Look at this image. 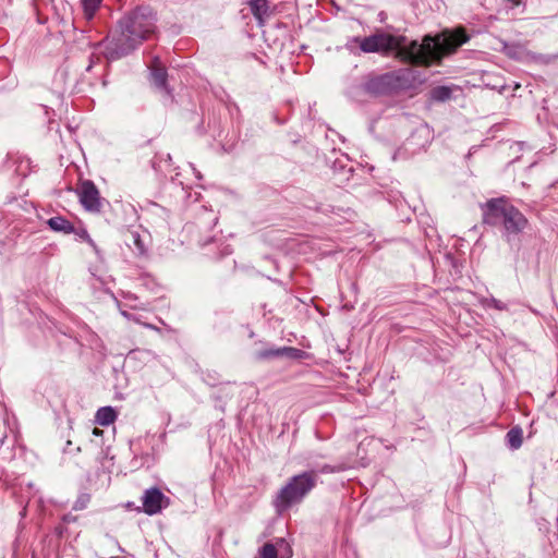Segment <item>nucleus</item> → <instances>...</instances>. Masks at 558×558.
I'll use <instances>...</instances> for the list:
<instances>
[{
	"label": "nucleus",
	"mask_w": 558,
	"mask_h": 558,
	"mask_svg": "<svg viewBox=\"0 0 558 558\" xmlns=\"http://www.w3.org/2000/svg\"><path fill=\"white\" fill-rule=\"evenodd\" d=\"M480 304L484 307V308H495L497 311H508V305L494 298V296H485V298H482L480 300Z\"/></svg>",
	"instance_id": "nucleus-17"
},
{
	"label": "nucleus",
	"mask_w": 558,
	"mask_h": 558,
	"mask_svg": "<svg viewBox=\"0 0 558 558\" xmlns=\"http://www.w3.org/2000/svg\"><path fill=\"white\" fill-rule=\"evenodd\" d=\"M527 58H529V60H531L535 63H538V64H549L557 59L556 56L535 53V52H529Z\"/></svg>",
	"instance_id": "nucleus-18"
},
{
	"label": "nucleus",
	"mask_w": 558,
	"mask_h": 558,
	"mask_svg": "<svg viewBox=\"0 0 558 558\" xmlns=\"http://www.w3.org/2000/svg\"><path fill=\"white\" fill-rule=\"evenodd\" d=\"M469 39L463 29H457L444 32L435 38L426 35L422 43L412 40L407 44L405 36L377 31L366 37H353L350 41L357 44L364 53L389 56L396 51L399 58L410 64L429 66L434 62H440L444 56L456 52Z\"/></svg>",
	"instance_id": "nucleus-1"
},
{
	"label": "nucleus",
	"mask_w": 558,
	"mask_h": 558,
	"mask_svg": "<svg viewBox=\"0 0 558 558\" xmlns=\"http://www.w3.org/2000/svg\"><path fill=\"white\" fill-rule=\"evenodd\" d=\"M120 313L126 319L134 320V316L131 313H129L128 311L121 310Z\"/></svg>",
	"instance_id": "nucleus-24"
},
{
	"label": "nucleus",
	"mask_w": 558,
	"mask_h": 558,
	"mask_svg": "<svg viewBox=\"0 0 558 558\" xmlns=\"http://www.w3.org/2000/svg\"><path fill=\"white\" fill-rule=\"evenodd\" d=\"M47 225L54 232L71 234L75 231L73 223L63 216H54L47 220Z\"/></svg>",
	"instance_id": "nucleus-12"
},
{
	"label": "nucleus",
	"mask_w": 558,
	"mask_h": 558,
	"mask_svg": "<svg viewBox=\"0 0 558 558\" xmlns=\"http://www.w3.org/2000/svg\"><path fill=\"white\" fill-rule=\"evenodd\" d=\"M283 347L282 348H267L264 350H259L256 352L255 357L258 361H267L274 360L277 357H282Z\"/></svg>",
	"instance_id": "nucleus-16"
},
{
	"label": "nucleus",
	"mask_w": 558,
	"mask_h": 558,
	"mask_svg": "<svg viewBox=\"0 0 558 558\" xmlns=\"http://www.w3.org/2000/svg\"><path fill=\"white\" fill-rule=\"evenodd\" d=\"M258 554L260 558H291L293 549L283 537H278L275 543H265Z\"/></svg>",
	"instance_id": "nucleus-9"
},
{
	"label": "nucleus",
	"mask_w": 558,
	"mask_h": 558,
	"mask_svg": "<svg viewBox=\"0 0 558 558\" xmlns=\"http://www.w3.org/2000/svg\"><path fill=\"white\" fill-rule=\"evenodd\" d=\"M481 209L483 223L500 228L507 242L529 226L526 217L504 196L488 199Z\"/></svg>",
	"instance_id": "nucleus-3"
},
{
	"label": "nucleus",
	"mask_w": 558,
	"mask_h": 558,
	"mask_svg": "<svg viewBox=\"0 0 558 558\" xmlns=\"http://www.w3.org/2000/svg\"><path fill=\"white\" fill-rule=\"evenodd\" d=\"M117 418V412L112 407H101L97 410L95 421L101 426L112 424Z\"/></svg>",
	"instance_id": "nucleus-13"
},
{
	"label": "nucleus",
	"mask_w": 558,
	"mask_h": 558,
	"mask_svg": "<svg viewBox=\"0 0 558 558\" xmlns=\"http://www.w3.org/2000/svg\"><path fill=\"white\" fill-rule=\"evenodd\" d=\"M63 520H64L65 522H69V521H71V518H69V515H65V517L63 518Z\"/></svg>",
	"instance_id": "nucleus-28"
},
{
	"label": "nucleus",
	"mask_w": 558,
	"mask_h": 558,
	"mask_svg": "<svg viewBox=\"0 0 558 558\" xmlns=\"http://www.w3.org/2000/svg\"><path fill=\"white\" fill-rule=\"evenodd\" d=\"M507 444L511 449H519L523 442V432L519 426L512 427L506 435Z\"/></svg>",
	"instance_id": "nucleus-14"
},
{
	"label": "nucleus",
	"mask_w": 558,
	"mask_h": 558,
	"mask_svg": "<svg viewBox=\"0 0 558 558\" xmlns=\"http://www.w3.org/2000/svg\"><path fill=\"white\" fill-rule=\"evenodd\" d=\"M102 434H104V430H101V429H99L97 427H95L93 429V435H95V436H101Z\"/></svg>",
	"instance_id": "nucleus-25"
},
{
	"label": "nucleus",
	"mask_w": 558,
	"mask_h": 558,
	"mask_svg": "<svg viewBox=\"0 0 558 558\" xmlns=\"http://www.w3.org/2000/svg\"><path fill=\"white\" fill-rule=\"evenodd\" d=\"M171 161V156L170 154L167 155V159H166V162H170Z\"/></svg>",
	"instance_id": "nucleus-26"
},
{
	"label": "nucleus",
	"mask_w": 558,
	"mask_h": 558,
	"mask_svg": "<svg viewBox=\"0 0 558 558\" xmlns=\"http://www.w3.org/2000/svg\"><path fill=\"white\" fill-rule=\"evenodd\" d=\"M142 504L146 514L155 515L170 505V499L158 487H150L144 492Z\"/></svg>",
	"instance_id": "nucleus-7"
},
{
	"label": "nucleus",
	"mask_w": 558,
	"mask_h": 558,
	"mask_svg": "<svg viewBox=\"0 0 558 558\" xmlns=\"http://www.w3.org/2000/svg\"><path fill=\"white\" fill-rule=\"evenodd\" d=\"M305 355L306 352L301 349L293 347H283L282 357H287L289 360H302L305 357Z\"/></svg>",
	"instance_id": "nucleus-19"
},
{
	"label": "nucleus",
	"mask_w": 558,
	"mask_h": 558,
	"mask_svg": "<svg viewBox=\"0 0 558 558\" xmlns=\"http://www.w3.org/2000/svg\"><path fill=\"white\" fill-rule=\"evenodd\" d=\"M73 233H75L82 240L86 241L93 247H96V244L94 243L93 239L89 236V234H88L86 229H84V228L78 229V230L75 229V231Z\"/></svg>",
	"instance_id": "nucleus-23"
},
{
	"label": "nucleus",
	"mask_w": 558,
	"mask_h": 558,
	"mask_svg": "<svg viewBox=\"0 0 558 558\" xmlns=\"http://www.w3.org/2000/svg\"><path fill=\"white\" fill-rule=\"evenodd\" d=\"M157 13L148 5H138L125 13L117 23L111 37L99 45L104 46L105 57L112 61L129 56L144 41L157 33Z\"/></svg>",
	"instance_id": "nucleus-2"
},
{
	"label": "nucleus",
	"mask_w": 558,
	"mask_h": 558,
	"mask_svg": "<svg viewBox=\"0 0 558 558\" xmlns=\"http://www.w3.org/2000/svg\"><path fill=\"white\" fill-rule=\"evenodd\" d=\"M452 90L448 86H437L430 90V98L434 101L444 102L451 98Z\"/></svg>",
	"instance_id": "nucleus-15"
},
{
	"label": "nucleus",
	"mask_w": 558,
	"mask_h": 558,
	"mask_svg": "<svg viewBox=\"0 0 558 558\" xmlns=\"http://www.w3.org/2000/svg\"><path fill=\"white\" fill-rule=\"evenodd\" d=\"M417 83V73L410 68H402L380 75H368L361 84V88L369 96L380 97L412 89Z\"/></svg>",
	"instance_id": "nucleus-4"
},
{
	"label": "nucleus",
	"mask_w": 558,
	"mask_h": 558,
	"mask_svg": "<svg viewBox=\"0 0 558 558\" xmlns=\"http://www.w3.org/2000/svg\"><path fill=\"white\" fill-rule=\"evenodd\" d=\"M149 80L160 94L169 99H172V88H170L168 85L167 69L159 64V59L157 57L154 59V63L150 66Z\"/></svg>",
	"instance_id": "nucleus-8"
},
{
	"label": "nucleus",
	"mask_w": 558,
	"mask_h": 558,
	"mask_svg": "<svg viewBox=\"0 0 558 558\" xmlns=\"http://www.w3.org/2000/svg\"><path fill=\"white\" fill-rule=\"evenodd\" d=\"M247 7L259 25L264 23L265 17L270 15L269 2L267 0H248Z\"/></svg>",
	"instance_id": "nucleus-10"
},
{
	"label": "nucleus",
	"mask_w": 558,
	"mask_h": 558,
	"mask_svg": "<svg viewBox=\"0 0 558 558\" xmlns=\"http://www.w3.org/2000/svg\"><path fill=\"white\" fill-rule=\"evenodd\" d=\"M75 193L86 211L99 214L102 210L105 199L100 196L98 187L92 180L80 181Z\"/></svg>",
	"instance_id": "nucleus-6"
},
{
	"label": "nucleus",
	"mask_w": 558,
	"mask_h": 558,
	"mask_svg": "<svg viewBox=\"0 0 558 558\" xmlns=\"http://www.w3.org/2000/svg\"><path fill=\"white\" fill-rule=\"evenodd\" d=\"M63 520H64L65 522H69V521H71V518H69V515H65V517L63 518Z\"/></svg>",
	"instance_id": "nucleus-27"
},
{
	"label": "nucleus",
	"mask_w": 558,
	"mask_h": 558,
	"mask_svg": "<svg viewBox=\"0 0 558 558\" xmlns=\"http://www.w3.org/2000/svg\"><path fill=\"white\" fill-rule=\"evenodd\" d=\"M101 3V0H82L85 14L92 17Z\"/></svg>",
	"instance_id": "nucleus-20"
},
{
	"label": "nucleus",
	"mask_w": 558,
	"mask_h": 558,
	"mask_svg": "<svg viewBox=\"0 0 558 558\" xmlns=\"http://www.w3.org/2000/svg\"><path fill=\"white\" fill-rule=\"evenodd\" d=\"M317 486V471L306 470L291 476L278 490L272 499V506L278 514L300 505Z\"/></svg>",
	"instance_id": "nucleus-5"
},
{
	"label": "nucleus",
	"mask_w": 558,
	"mask_h": 558,
	"mask_svg": "<svg viewBox=\"0 0 558 558\" xmlns=\"http://www.w3.org/2000/svg\"><path fill=\"white\" fill-rule=\"evenodd\" d=\"M317 471V476L319 474H330V473H338L343 470L341 466L330 465V464H324L319 469H314Z\"/></svg>",
	"instance_id": "nucleus-22"
},
{
	"label": "nucleus",
	"mask_w": 558,
	"mask_h": 558,
	"mask_svg": "<svg viewBox=\"0 0 558 558\" xmlns=\"http://www.w3.org/2000/svg\"><path fill=\"white\" fill-rule=\"evenodd\" d=\"M125 243L131 247L137 255H145L147 252V245L143 236L136 230H129L125 234Z\"/></svg>",
	"instance_id": "nucleus-11"
},
{
	"label": "nucleus",
	"mask_w": 558,
	"mask_h": 558,
	"mask_svg": "<svg viewBox=\"0 0 558 558\" xmlns=\"http://www.w3.org/2000/svg\"><path fill=\"white\" fill-rule=\"evenodd\" d=\"M89 500H90V497L88 494L80 495L73 505V509L76 511L85 509L87 507Z\"/></svg>",
	"instance_id": "nucleus-21"
}]
</instances>
